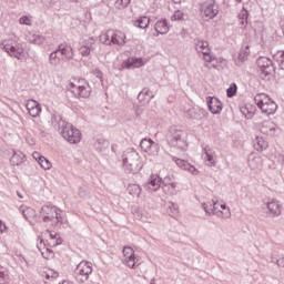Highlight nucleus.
I'll use <instances>...</instances> for the list:
<instances>
[{
	"label": "nucleus",
	"instance_id": "obj_25",
	"mask_svg": "<svg viewBox=\"0 0 284 284\" xmlns=\"http://www.w3.org/2000/svg\"><path fill=\"white\" fill-rule=\"evenodd\" d=\"M26 39L29 43H33V45H43L45 43V37L39 33H29Z\"/></svg>",
	"mask_w": 284,
	"mask_h": 284
},
{
	"label": "nucleus",
	"instance_id": "obj_17",
	"mask_svg": "<svg viewBox=\"0 0 284 284\" xmlns=\"http://www.w3.org/2000/svg\"><path fill=\"white\" fill-rule=\"evenodd\" d=\"M260 131L262 134H266L267 136H274L276 134V124L272 121H263L261 123Z\"/></svg>",
	"mask_w": 284,
	"mask_h": 284
},
{
	"label": "nucleus",
	"instance_id": "obj_58",
	"mask_svg": "<svg viewBox=\"0 0 284 284\" xmlns=\"http://www.w3.org/2000/svg\"><path fill=\"white\" fill-rule=\"evenodd\" d=\"M44 6H47V8H53L54 0H50L49 2H45Z\"/></svg>",
	"mask_w": 284,
	"mask_h": 284
},
{
	"label": "nucleus",
	"instance_id": "obj_8",
	"mask_svg": "<svg viewBox=\"0 0 284 284\" xmlns=\"http://www.w3.org/2000/svg\"><path fill=\"white\" fill-rule=\"evenodd\" d=\"M59 134H61V136H63L68 143L77 144L81 142V131L69 122L64 125Z\"/></svg>",
	"mask_w": 284,
	"mask_h": 284
},
{
	"label": "nucleus",
	"instance_id": "obj_16",
	"mask_svg": "<svg viewBox=\"0 0 284 284\" xmlns=\"http://www.w3.org/2000/svg\"><path fill=\"white\" fill-rule=\"evenodd\" d=\"M58 52H60L61 57L67 61H72V59H74V50L67 43L59 44Z\"/></svg>",
	"mask_w": 284,
	"mask_h": 284
},
{
	"label": "nucleus",
	"instance_id": "obj_20",
	"mask_svg": "<svg viewBox=\"0 0 284 284\" xmlns=\"http://www.w3.org/2000/svg\"><path fill=\"white\" fill-rule=\"evenodd\" d=\"M26 108L33 119H37L41 114V104L34 100H29L26 104Z\"/></svg>",
	"mask_w": 284,
	"mask_h": 284
},
{
	"label": "nucleus",
	"instance_id": "obj_64",
	"mask_svg": "<svg viewBox=\"0 0 284 284\" xmlns=\"http://www.w3.org/2000/svg\"><path fill=\"white\" fill-rule=\"evenodd\" d=\"M59 284H73L72 282H70V281H65V280H63L61 283H59Z\"/></svg>",
	"mask_w": 284,
	"mask_h": 284
},
{
	"label": "nucleus",
	"instance_id": "obj_27",
	"mask_svg": "<svg viewBox=\"0 0 284 284\" xmlns=\"http://www.w3.org/2000/svg\"><path fill=\"white\" fill-rule=\"evenodd\" d=\"M37 247L39 252L42 254L43 258L49 260L52 258V256H54V253L52 252V250L45 246V242H43V240H40V243L37 244Z\"/></svg>",
	"mask_w": 284,
	"mask_h": 284
},
{
	"label": "nucleus",
	"instance_id": "obj_51",
	"mask_svg": "<svg viewBox=\"0 0 284 284\" xmlns=\"http://www.w3.org/2000/svg\"><path fill=\"white\" fill-rule=\"evenodd\" d=\"M136 254L134 253V248L133 247H130V246H125L123 248V256L124 258H129L131 256H135Z\"/></svg>",
	"mask_w": 284,
	"mask_h": 284
},
{
	"label": "nucleus",
	"instance_id": "obj_52",
	"mask_svg": "<svg viewBox=\"0 0 284 284\" xmlns=\"http://www.w3.org/2000/svg\"><path fill=\"white\" fill-rule=\"evenodd\" d=\"M42 276H45V278H47L48 281H50V278H57V277L59 276V273L53 272V271H48V272H44V273L42 274Z\"/></svg>",
	"mask_w": 284,
	"mask_h": 284
},
{
	"label": "nucleus",
	"instance_id": "obj_43",
	"mask_svg": "<svg viewBox=\"0 0 284 284\" xmlns=\"http://www.w3.org/2000/svg\"><path fill=\"white\" fill-rule=\"evenodd\" d=\"M168 211L170 216H179V204L174 202L168 203Z\"/></svg>",
	"mask_w": 284,
	"mask_h": 284
},
{
	"label": "nucleus",
	"instance_id": "obj_28",
	"mask_svg": "<svg viewBox=\"0 0 284 284\" xmlns=\"http://www.w3.org/2000/svg\"><path fill=\"white\" fill-rule=\"evenodd\" d=\"M92 45H94L93 38H89L83 42V45L80 48V53L82 57H90V52H92Z\"/></svg>",
	"mask_w": 284,
	"mask_h": 284
},
{
	"label": "nucleus",
	"instance_id": "obj_32",
	"mask_svg": "<svg viewBox=\"0 0 284 284\" xmlns=\"http://www.w3.org/2000/svg\"><path fill=\"white\" fill-rule=\"evenodd\" d=\"M262 165H263V161L261 160V156H256L254 154H251L248 156V168L251 170H261Z\"/></svg>",
	"mask_w": 284,
	"mask_h": 284
},
{
	"label": "nucleus",
	"instance_id": "obj_6",
	"mask_svg": "<svg viewBox=\"0 0 284 284\" xmlns=\"http://www.w3.org/2000/svg\"><path fill=\"white\" fill-rule=\"evenodd\" d=\"M70 90L74 97L80 99H88L92 94V88L85 79H74L73 82H70Z\"/></svg>",
	"mask_w": 284,
	"mask_h": 284
},
{
	"label": "nucleus",
	"instance_id": "obj_10",
	"mask_svg": "<svg viewBox=\"0 0 284 284\" xmlns=\"http://www.w3.org/2000/svg\"><path fill=\"white\" fill-rule=\"evenodd\" d=\"M195 50L197 54H202L205 63H212L216 61V57L212 54V50L210 49V43L204 40H195Z\"/></svg>",
	"mask_w": 284,
	"mask_h": 284
},
{
	"label": "nucleus",
	"instance_id": "obj_21",
	"mask_svg": "<svg viewBox=\"0 0 284 284\" xmlns=\"http://www.w3.org/2000/svg\"><path fill=\"white\" fill-rule=\"evenodd\" d=\"M203 159L209 168L216 165V153L211 148H204Z\"/></svg>",
	"mask_w": 284,
	"mask_h": 284
},
{
	"label": "nucleus",
	"instance_id": "obj_53",
	"mask_svg": "<svg viewBox=\"0 0 284 284\" xmlns=\"http://www.w3.org/2000/svg\"><path fill=\"white\" fill-rule=\"evenodd\" d=\"M21 26H32V20L28 16H23L19 20Z\"/></svg>",
	"mask_w": 284,
	"mask_h": 284
},
{
	"label": "nucleus",
	"instance_id": "obj_47",
	"mask_svg": "<svg viewBox=\"0 0 284 284\" xmlns=\"http://www.w3.org/2000/svg\"><path fill=\"white\" fill-rule=\"evenodd\" d=\"M153 142L154 141L152 139H142V141L140 142V148L145 152L148 149H150Z\"/></svg>",
	"mask_w": 284,
	"mask_h": 284
},
{
	"label": "nucleus",
	"instance_id": "obj_23",
	"mask_svg": "<svg viewBox=\"0 0 284 284\" xmlns=\"http://www.w3.org/2000/svg\"><path fill=\"white\" fill-rule=\"evenodd\" d=\"M162 192L166 196H176L179 191L176 190V182H166L165 180L162 182Z\"/></svg>",
	"mask_w": 284,
	"mask_h": 284
},
{
	"label": "nucleus",
	"instance_id": "obj_2",
	"mask_svg": "<svg viewBox=\"0 0 284 284\" xmlns=\"http://www.w3.org/2000/svg\"><path fill=\"white\" fill-rule=\"evenodd\" d=\"M122 163L128 174H136L143 168L141 155L134 149H126L122 154Z\"/></svg>",
	"mask_w": 284,
	"mask_h": 284
},
{
	"label": "nucleus",
	"instance_id": "obj_48",
	"mask_svg": "<svg viewBox=\"0 0 284 284\" xmlns=\"http://www.w3.org/2000/svg\"><path fill=\"white\" fill-rule=\"evenodd\" d=\"M142 97H149V101H152V99H154V93L150 89H143L138 95V99H141Z\"/></svg>",
	"mask_w": 284,
	"mask_h": 284
},
{
	"label": "nucleus",
	"instance_id": "obj_3",
	"mask_svg": "<svg viewBox=\"0 0 284 284\" xmlns=\"http://www.w3.org/2000/svg\"><path fill=\"white\" fill-rule=\"evenodd\" d=\"M62 211L57 206L44 205L40 211V219L43 223L52 225V227H61L63 225Z\"/></svg>",
	"mask_w": 284,
	"mask_h": 284
},
{
	"label": "nucleus",
	"instance_id": "obj_1",
	"mask_svg": "<svg viewBox=\"0 0 284 284\" xmlns=\"http://www.w3.org/2000/svg\"><path fill=\"white\" fill-rule=\"evenodd\" d=\"M166 141L170 148H175V150H181V152H185L187 150V132L183 131L179 126L169 128Z\"/></svg>",
	"mask_w": 284,
	"mask_h": 284
},
{
	"label": "nucleus",
	"instance_id": "obj_18",
	"mask_svg": "<svg viewBox=\"0 0 284 284\" xmlns=\"http://www.w3.org/2000/svg\"><path fill=\"white\" fill-rule=\"evenodd\" d=\"M266 207L268 210L270 216H281V212L283 210L281 202L276 200H271L270 202L266 203Z\"/></svg>",
	"mask_w": 284,
	"mask_h": 284
},
{
	"label": "nucleus",
	"instance_id": "obj_54",
	"mask_svg": "<svg viewBox=\"0 0 284 284\" xmlns=\"http://www.w3.org/2000/svg\"><path fill=\"white\" fill-rule=\"evenodd\" d=\"M78 194L81 199H85V196H88V187L85 186H80L78 189Z\"/></svg>",
	"mask_w": 284,
	"mask_h": 284
},
{
	"label": "nucleus",
	"instance_id": "obj_59",
	"mask_svg": "<svg viewBox=\"0 0 284 284\" xmlns=\"http://www.w3.org/2000/svg\"><path fill=\"white\" fill-rule=\"evenodd\" d=\"M220 207H221V210H225V212H227V210L230 212V207H227V204H225V203L221 204Z\"/></svg>",
	"mask_w": 284,
	"mask_h": 284
},
{
	"label": "nucleus",
	"instance_id": "obj_49",
	"mask_svg": "<svg viewBox=\"0 0 284 284\" xmlns=\"http://www.w3.org/2000/svg\"><path fill=\"white\" fill-rule=\"evenodd\" d=\"M240 26H245L247 23V17H250V14L247 13V10L243 9L240 14Z\"/></svg>",
	"mask_w": 284,
	"mask_h": 284
},
{
	"label": "nucleus",
	"instance_id": "obj_63",
	"mask_svg": "<svg viewBox=\"0 0 284 284\" xmlns=\"http://www.w3.org/2000/svg\"><path fill=\"white\" fill-rule=\"evenodd\" d=\"M276 261H281V258H276L274 256L271 257V263H275L276 264Z\"/></svg>",
	"mask_w": 284,
	"mask_h": 284
},
{
	"label": "nucleus",
	"instance_id": "obj_61",
	"mask_svg": "<svg viewBox=\"0 0 284 284\" xmlns=\"http://www.w3.org/2000/svg\"><path fill=\"white\" fill-rule=\"evenodd\" d=\"M3 230H6V224L0 220V232L3 233Z\"/></svg>",
	"mask_w": 284,
	"mask_h": 284
},
{
	"label": "nucleus",
	"instance_id": "obj_42",
	"mask_svg": "<svg viewBox=\"0 0 284 284\" xmlns=\"http://www.w3.org/2000/svg\"><path fill=\"white\" fill-rule=\"evenodd\" d=\"M273 59L280 65L281 70H284V50L283 51H277L273 55Z\"/></svg>",
	"mask_w": 284,
	"mask_h": 284
},
{
	"label": "nucleus",
	"instance_id": "obj_4",
	"mask_svg": "<svg viewBox=\"0 0 284 284\" xmlns=\"http://www.w3.org/2000/svg\"><path fill=\"white\" fill-rule=\"evenodd\" d=\"M0 48L4 50L9 57H13L18 59V61H22L26 57V48L23 43L18 41L17 37L2 40Z\"/></svg>",
	"mask_w": 284,
	"mask_h": 284
},
{
	"label": "nucleus",
	"instance_id": "obj_62",
	"mask_svg": "<svg viewBox=\"0 0 284 284\" xmlns=\"http://www.w3.org/2000/svg\"><path fill=\"white\" fill-rule=\"evenodd\" d=\"M3 230H6V224L0 220V232L3 233Z\"/></svg>",
	"mask_w": 284,
	"mask_h": 284
},
{
	"label": "nucleus",
	"instance_id": "obj_56",
	"mask_svg": "<svg viewBox=\"0 0 284 284\" xmlns=\"http://www.w3.org/2000/svg\"><path fill=\"white\" fill-rule=\"evenodd\" d=\"M6 271L0 270V284H6Z\"/></svg>",
	"mask_w": 284,
	"mask_h": 284
},
{
	"label": "nucleus",
	"instance_id": "obj_55",
	"mask_svg": "<svg viewBox=\"0 0 284 284\" xmlns=\"http://www.w3.org/2000/svg\"><path fill=\"white\" fill-rule=\"evenodd\" d=\"M130 1L131 0H116V6L119 8H128V6H130Z\"/></svg>",
	"mask_w": 284,
	"mask_h": 284
},
{
	"label": "nucleus",
	"instance_id": "obj_33",
	"mask_svg": "<svg viewBox=\"0 0 284 284\" xmlns=\"http://www.w3.org/2000/svg\"><path fill=\"white\" fill-rule=\"evenodd\" d=\"M253 148H255L257 152H263V150H267V141L261 136H256L253 140Z\"/></svg>",
	"mask_w": 284,
	"mask_h": 284
},
{
	"label": "nucleus",
	"instance_id": "obj_24",
	"mask_svg": "<svg viewBox=\"0 0 284 284\" xmlns=\"http://www.w3.org/2000/svg\"><path fill=\"white\" fill-rule=\"evenodd\" d=\"M93 145L98 152H103L110 148V141L105 140L103 136H97Z\"/></svg>",
	"mask_w": 284,
	"mask_h": 284
},
{
	"label": "nucleus",
	"instance_id": "obj_46",
	"mask_svg": "<svg viewBox=\"0 0 284 284\" xmlns=\"http://www.w3.org/2000/svg\"><path fill=\"white\" fill-rule=\"evenodd\" d=\"M237 90L239 87H236V83H232L230 88L226 90V97H229V99H232V97H236Z\"/></svg>",
	"mask_w": 284,
	"mask_h": 284
},
{
	"label": "nucleus",
	"instance_id": "obj_38",
	"mask_svg": "<svg viewBox=\"0 0 284 284\" xmlns=\"http://www.w3.org/2000/svg\"><path fill=\"white\" fill-rule=\"evenodd\" d=\"M19 212L24 216L26 221H30L34 216V210L28 206H20Z\"/></svg>",
	"mask_w": 284,
	"mask_h": 284
},
{
	"label": "nucleus",
	"instance_id": "obj_5",
	"mask_svg": "<svg viewBox=\"0 0 284 284\" xmlns=\"http://www.w3.org/2000/svg\"><path fill=\"white\" fill-rule=\"evenodd\" d=\"M254 101L257 108L262 110L263 114H266L267 116L275 114L276 110H278V104H276V102L265 93L256 94Z\"/></svg>",
	"mask_w": 284,
	"mask_h": 284
},
{
	"label": "nucleus",
	"instance_id": "obj_41",
	"mask_svg": "<svg viewBox=\"0 0 284 284\" xmlns=\"http://www.w3.org/2000/svg\"><path fill=\"white\" fill-rule=\"evenodd\" d=\"M126 190L131 196H141V186L139 184H129Z\"/></svg>",
	"mask_w": 284,
	"mask_h": 284
},
{
	"label": "nucleus",
	"instance_id": "obj_45",
	"mask_svg": "<svg viewBox=\"0 0 284 284\" xmlns=\"http://www.w3.org/2000/svg\"><path fill=\"white\" fill-rule=\"evenodd\" d=\"M50 239L52 242H50L51 247H57V245H61L63 243V240H61V236L58 233H50Z\"/></svg>",
	"mask_w": 284,
	"mask_h": 284
},
{
	"label": "nucleus",
	"instance_id": "obj_31",
	"mask_svg": "<svg viewBox=\"0 0 284 284\" xmlns=\"http://www.w3.org/2000/svg\"><path fill=\"white\" fill-rule=\"evenodd\" d=\"M10 163L13 166L22 165L23 163H26V154H23V152H21V151L13 153L10 159Z\"/></svg>",
	"mask_w": 284,
	"mask_h": 284
},
{
	"label": "nucleus",
	"instance_id": "obj_11",
	"mask_svg": "<svg viewBox=\"0 0 284 284\" xmlns=\"http://www.w3.org/2000/svg\"><path fill=\"white\" fill-rule=\"evenodd\" d=\"M202 207L206 214H215V216H219L220 219H230V216H232V212H230V210L224 212L219 210V200H213V204L203 203Z\"/></svg>",
	"mask_w": 284,
	"mask_h": 284
},
{
	"label": "nucleus",
	"instance_id": "obj_44",
	"mask_svg": "<svg viewBox=\"0 0 284 284\" xmlns=\"http://www.w3.org/2000/svg\"><path fill=\"white\" fill-rule=\"evenodd\" d=\"M38 163L42 170H50L52 168V163L45 156H40Z\"/></svg>",
	"mask_w": 284,
	"mask_h": 284
},
{
	"label": "nucleus",
	"instance_id": "obj_40",
	"mask_svg": "<svg viewBox=\"0 0 284 284\" xmlns=\"http://www.w3.org/2000/svg\"><path fill=\"white\" fill-rule=\"evenodd\" d=\"M126 68H143V58L129 59Z\"/></svg>",
	"mask_w": 284,
	"mask_h": 284
},
{
	"label": "nucleus",
	"instance_id": "obj_22",
	"mask_svg": "<svg viewBox=\"0 0 284 284\" xmlns=\"http://www.w3.org/2000/svg\"><path fill=\"white\" fill-rule=\"evenodd\" d=\"M67 121L63 120V116H61V114L58 113H53L51 116V125L54 128V130H57L59 133L61 132V130H63L67 125Z\"/></svg>",
	"mask_w": 284,
	"mask_h": 284
},
{
	"label": "nucleus",
	"instance_id": "obj_37",
	"mask_svg": "<svg viewBox=\"0 0 284 284\" xmlns=\"http://www.w3.org/2000/svg\"><path fill=\"white\" fill-rule=\"evenodd\" d=\"M135 28H140L141 30H145L150 26V18L141 17L134 22Z\"/></svg>",
	"mask_w": 284,
	"mask_h": 284
},
{
	"label": "nucleus",
	"instance_id": "obj_50",
	"mask_svg": "<svg viewBox=\"0 0 284 284\" xmlns=\"http://www.w3.org/2000/svg\"><path fill=\"white\" fill-rule=\"evenodd\" d=\"M185 19V13L181 10H176L171 17V21H183Z\"/></svg>",
	"mask_w": 284,
	"mask_h": 284
},
{
	"label": "nucleus",
	"instance_id": "obj_12",
	"mask_svg": "<svg viewBox=\"0 0 284 284\" xmlns=\"http://www.w3.org/2000/svg\"><path fill=\"white\" fill-rule=\"evenodd\" d=\"M201 12L206 19H214L219 14V4L214 0H209L202 4Z\"/></svg>",
	"mask_w": 284,
	"mask_h": 284
},
{
	"label": "nucleus",
	"instance_id": "obj_30",
	"mask_svg": "<svg viewBox=\"0 0 284 284\" xmlns=\"http://www.w3.org/2000/svg\"><path fill=\"white\" fill-rule=\"evenodd\" d=\"M155 32H158L156 37H159V34H168V32H170L168 20H159L155 23Z\"/></svg>",
	"mask_w": 284,
	"mask_h": 284
},
{
	"label": "nucleus",
	"instance_id": "obj_9",
	"mask_svg": "<svg viewBox=\"0 0 284 284\" xmlns=\"http://www.w3.org/2000/svg\"><path fill=\"white\" fill-rule=\"evenodd\" d=\"M92 274V263L82 261L80 262L74 270V278L78 283H85Z\"/></svg>",
	"mask_w": 284,
	"mask_h": 284
},
{
	"label": "nucleus",
	"instance_id": "obj_14",
	"mask_svg": "<svg viewBox=\"0 0 284 284\" xmlns=\"http://www.w3.org/2000/svg\"><path fill=\"white\" fill-rule=\"evenodd\" d=\"M209 110L212 114H221L223 112V103L217 98H206Z\"/></svg>",
	"mask_w": 284,
	"mask_h": 284
},
{
	"label": "nucleus",
	"instance_id": "obj_13",
	"mask_svg": "<svg viewBox=\"0 0 284 284\" xmlns=\"http://www.w3.org/2000/svg\"><path fill=\"white\" fill-rule=\"evenodd\" d=\"M161 185H163V180L159 174H151L145 183V187H148L150 192H158L161 190Z\"/></svg>",
	"mask_w": 284,
	"mask_h": 284
},
{
	"label": "nucleus",
	"instance_id": "obj_36",
	"mask_svg": "<svg viewBox=\"0 0 284 284\" xmlns=\"http://www.w3.org/2000/svg\"><path fill=\"white\" fill-rule=\"evenodd\" d=\"M124 263L128 267L134 270L135 267H139V256L132 255L131 257H125Z\"/></svg>",
	"mask_w": 284,
	"mask_h": 284
},
{
	"label": "nucleus",
	"instance_id": "obj_29",
	"mask_svg": "<svg viewBox=\"0 0 284 284\" xmlns=\"http://www.w3.org/2000/svg\"><path fill=\"white\" fill-rule=\"evenodd\" d=\"M61 61H63V55H61V51H59V48L53 51L50 55H49V63L50 65L57 67V65H61Z\"/></svg>",
	"mask_w": 284,
	"mask_h": 284
},
{
	"label": "nucleus",
	"instance_id": "obj_7",
	"mask_svg": "<svg viewBox=\"0 0 284 284\" xmlns=\"http://www.w3.org/2000/svg\"><path fill=\"white\" fill-rule=\"evenodd\" d=\"M257 72L263 81H270L274 72V62L270 58L261 57L257 59Z\"/></svg>",
	"mask_w": 284,
	"mask_h": 284
},
{
	"label": "nucleus",
	"instance_id": "obj_19",
	"mask_svg": "<svg viewBox=\"0 0 284 284\" xmlns=\"http://www.w3.org/2000/svg\"><path fill=\"white\" fill-rule=\"evenodd\" d=\"M125 33L120 30H111V45H125Z\"/></svg>",
	"mask_w": 284,
	"mask_h": 284
},
{
	"label": "nucleus",
	"instance_id": "obj_57",
	"mask_svg": "<svg viewBox=\"0 0 284 284\" xmlns=\"http://www.w3.org/2000/svg\"><path fill=\"white\" fill-rule=\"evenodd\" d=\"M277 267H284V256L280 260H276Z\"/></svg>",
	"mask_w": 284,
	"mask_h": 284
},
{
	"label": "nucleus",
	"instance_id": "obj_15",
	"mask_svg": "<svg viewBox=\"0 0 284 284\" xmlns=\"http://www.w3.org/2000/svg\"><path fill=\"white\" fill-rule=\"evenodd\" d=\"M172 159L176 163V165L181 168V170H185L186 172H190V174H193V175L199 174V171L196 170V168L190 164L187 161L179 159L176 156H173Z\"/></svg>",
	"mask_w": 284,
	"mask_h": 284
},
{
	"label": "nucleus",
	"instance_id": "obj_34",
	"mask_svg": "<svg viewBox=\"0 0 284 284\" xmlns=\"http://www.w3.org/2000/svg\"><path fill=\"white\" fill-rule=\"evenodd\" d=\"M255 112L256 109L251 104H246L245 106L241 108V113L243 116H245V119H254Z\"/></svg>",
	"mask_w": 284,
	"mask_h": 284
},
{
	"label": "nucleus",
	"instance_id": "obj_60",
	"mask_svg": "<svg viewBox=\"0 0 284 284\" xmlns=\"http://www.w3.org/2000/svg\"><path fill=\"white\" fill-rule=\"evenodd\" d=\"M40 156H43V155H41L39 152L33 153V159H36V161H39Z\"/></svg>",
	"mask_w": 284,
	"mask_h": 284
},
{
	"label": "nucleus",
	"instance_id": "obj_39",
	"mask_svg": "<svg viewBox=\"0 0 284 284\" xmlns=\"http://www.w3.org/2000/svg\"><path fill=\"white\" fill-rule=\"evenodd\" d=\"M101 43L104 45H112V30H108L99 37Z\"/></svg>",
	"mask_w": 284,
	"mask_h": 284
},
{
	"label": "nucleus",
	"instance_id": "obj_35",
	"mask_svg": "<svg viewBox=\"0 0 284 284\" xmlns=\"http://www.w3.org/2000/svg\"><path fill=\"white\" fill-rule=\"evenodd\" d=\"M144 152L149 154V156H159V152H161V146L156 142H152V144Z\"/></svg>",
	"mask_w": 284,
	"mask_h": 284
},
{
	"label": "nucleus",
	"instance_id": "obj_26",
	"mask_svg": "<svg viewBox=\"0 0 284 284\" xmlns=\"http://www.w3.org/2000/svg\"><path fill=\"white\" fill-rule=\"evenodd\" d=\"M250 52H251L250 44L242 45L239 53L236 65H241L242 63H245V61H247V58L250 57Z\"/></svg>",
	"mask_w": 284,
	"mask_h": 284
}]
</instances>
